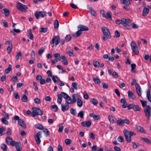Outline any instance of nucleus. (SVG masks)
Here are the masks:
<instances>
[{"label":"nucleus","instance_id":"f257e3e1","mask_svg":"<svg viewBox=\"0 0 151 151\" xmlns=\"http://www.w3.org/2000/svg\"><path fill=\"white\" fill-rule=\"evenodd\" d=\"M124 133L125 136V138L127 141L128 142H130L131 140V137L133 135L135 136L136 133L132 131H130L129 132L128 130L126 129H124Z\"/></svg>","mask_w":151,"mask_h":151},{"label":"nucleus","instance_id":"f03ea898","mask_svg":"<svg viewBox=\"0 0 151 151\" xmlns=\"http://www.w3.org/2000/svg\"><path fill=\"white\" fill-rule=\"evenodd\" d=\"M122 24L123 26L129 30L131 29V27L129 25H128V24L132 22V21L130 19L123 18L122 19Z\"/></svg>","mask_w":151,"mask_h":151},{"label":"nucleus","instance_id":"7ed1b4c3","mask_svg":"<svg viewBox=\"0 0 151 151\" xmlns=\"http://www.w3.org/2000/svg\"><path fill=\"white\" fill-rule=\"evenodd\" d=\"M101 29L104 36L107 38H110L111 36L109 29L105 27H102Z\"/></svg>","mask_w":151,"mask_h":151},{"label":"nucleus","instance_id":"20e7f679","mask_svg":"<svg viewBox=\"0 0 151 151\" xmlns=\"http://www.w3.org/2000/svg\"><path fill=\"white\" fill-rule=\"evenodd\" d=\"M16 7L18 9L22 12H24L28 8L27 6L24 5L19 2L17 3Z\"/></svg>","mask_w":151,"mask_h":151},{"label":"nucleus","instance_id":"39448f33","mask_svg":"<svg viewBox=\"0 0 151 151\" xmlns=\"http://www.w3.org/2000/svg\"><path fill=\"white\" fill-rule=\"evenodd\" d=\"M60 42V36L59 35H57L52 38L51 42V46L52 47H53L54 46L55 43V45L57 46Z\"/></svg>","mask_w":151,"mask_h":151},{"label":"nucleus","instance_id":"423d86ee","mask_svg":"<svg viewBox=\"0 0 151 151\" xmlns=\"http://www.w3.org/2000/svg\"><path fill=\"white\" fill-rule=\"evenodd\" d=\"M151 107L149 105L146 106L144 109V111L145 114V116L147 119V120L149 119L150 118L151 116Z\"/></svg>","mask_w":151,"mask_h":151},{"label":"nucleus","instance_id":"0eeeda50","mask_svg":"<svg viewBox=\"0 0 151 151\" xmlns=\"http://www.w3.org/2000/svg\"><path fill=\"white\" fill-rule=\"evenodd\" d=\"M46 15V13L44 11L38 12H35V15L37 19H38L40 17H44Z\"/></svg>","mask_w":151,"mask_h":151},{"label":"nucleus","instance_id":"6e6552de","mask_svg":"<svg viewBox=\"0 0 151 151\" xmlns=\"http://www.w3.org/2000/svg\"><path fill=\"white\" fill-rule=\"evenodd\" d=\"M6 143L8 145H14V144L16 141H13L12 137L10 136H8L6 139Z\"/></svg>","mask_w":151,"mask_h":151},{"label":"nucleus","instance_id":"1a4fd4ad","mask_svg":"<svg viewBox=\"0 0 151 151\" xmlns=\"http://www.w3.org/2000/svg\"><path fill=\"white\" fill-rule=\"evenodd\" d=\"M41 132L40 131L38 132L37 134L35 137V138L36 139V141L37 143V145H39L41 142V140L40 138L41 137Z\"/></svg>","mask_w":151,"mask_h":151},{"label":"nucleus","instance_id":"9d476101","mask_svg":"<svg viewBox=\"0 0 151 151\" xmlns=\"http://www.w3.org/2000/svg\"><path fill=\"white\" fill-rule=\"evenodd\" d=\"M136 90L138 96H141V88L139 85L137 83L135 85Z\"/></svg>","mask_w":151,"mask_h":151},{"label":"nucleus","instance_id":"9b49d317","mask_svg":"<svg viewBox=\"0 0 151 151\" xmlns=\"http://www.w3.org/2000/svg\"><path fill=\"white\" fill-rule=\"evenodd\" d=\"M68 101H67V102H66L65 104L64 105L62 104H61V109L62 111L63 112H65L66 111L68 110L69 109V104H70Z\"/></svg>","mask_w":151,"mask_h":151},{"label":"nucleus","instance_id":"f8f14e48","mask_svg":"<svg viewBox=\"0 0 151 151\" xmlns=\"http://www.w3.org/2000/svg\"><path fill=\"white\" fill-rule=\"evenodd\" d=\"M91 124V122L90 120H88L86 122H81V124L83 127H90Z\"/></svg>","mask_w":151,"mask_h":151},{"label":"nucleus","instance_id":"ddd939ff","mask_svg":"<svg viewBox=\"0 0 151 151\" xmlns=\"http://www.w3.org/2000/svg\"><path fill=\"white\" fill-rule=\"evenodd\" d=\"M87 7L88 12L92 15L94 17H96V16L97 14L96 12L91 7H90L88 5H87Z\"/></svg>","mask_w":151,"mask_h":151},{"label":"nucleus","instance_id":"4468645a","mask_svg":"<svg viewBox=\"0 0 151 151\" xmlns=\"http://www.w3.org/2000/svg\"><path fill=\"white\" fill-rule=\"evenodd\" d=\"M136 129L137 132L142 133L144 134L146 133V131L142 127L136 125Z\"/></svg>","mask_w":151,"mask_h":151},{"label":"nucleus","instance_id":"2eb2a0df","mask_svg":"<svg viewBox=\"0 0 151 151\" xmlns=\"http://www.w3.org/2000/svg\"><path fill=\"white\" fill-rule=\"evenodd\" d=\"M78 27L82 32L83 31H86L88 30V29L87 27L83 25H79Z\"/></svg>","mask_w":151,"mask_h":151},{"label":"nucleus","instance_id":"dca6fc26","mask_svg":"<svg viewBox=\"0 0 151 151\" xmlns=\"http://www.w3.org/2000/svg\"><path fill=\"white\" fill-rule=\"evenodd\" d=\"M32 109L35 111L37 115H41L42 114V111L39 108L33 107Z\"/></svg>","mask_w":151,"mask_h":151},{"label":"nucleus","instance_id":"f3484780","mask_svg":"<svg viewBox=\"0 0 151 151\" xmlns=\"http://www.w3.org/2000/svg\"><path fill=\"white\" fill-rule=\"evenodd\" d=\"M61 93L62 96L66 99V102H67V101L69 102V100H71V98L65 93L61 92Z\"/></svg>","mask_w":151,"mask_h":151},{"label":"nucleus","instance_id":"a211bd4d","mask_svg":"<svg viewBox=\"0 0 151 151\" xmlns=\"http://www.w3.org/2000/svg\"><path fill=\"white\" fill-rule=\"evenodd\" d=\"M13 146H15L16 147L17 151H21L22 149L20 142H16L14 144V145H13Z\"/></svg>","mask_w":151,"mask_h":151},{"label":"nucleus","instance_id":"6ab92c4d","mask_svg":"<svg viewBox=\"0 0 151 151\" xmlns=\"http://www.w3.org/2000/svg\"><path fill=\"white\" fill-rule=\"evenodd\" d=\"M77 95L76 94H73L72 96V100H69L68 103H69L70 104H71L75 103L76 101V98H77Z\"/></svg>","mask_w":151,"mask_h":151},{"label":"nucleus","instance_id":"aec40b11","mask_svg":"<svg viewBox=\"0 0 151 151\" xmlns=\"http://www.w3.org/2000/svg\"><path fill=\"white\" fill-rule=\"evenodd\" d=\"M19 124L22 127H23L24 128H25L27 127V125L24 121L21 119L19 120V121H18Z\"/></svg>","mask_w":151,"mask_h":151},{"label":"nucleus","instance_id":"412c9836","mask_svg":"<svg viewBox=\"0 0 151 151\" xmlns=\"http://www.w3.org/2000/svg\"><path fill=\"white\" fill-rule=\"evenodd\" d=\"M91 117L93 118V119L95 120H97L99 119L100 116L99 115H97L93 113H91L89 115Z\"/></svg>","mask_w":151,"mask_h":151},{"label":"nucleus","instance_id":"4be33fe9","mask_svg":"<svg viewBox=\"0 0 151 151\" xmlns=\"http://www.w3.org/2000/svg\"><path fill=\"white\" fill-rule=\"evenodd\" d=\"M60 58L62 60V62L63 64L65 65H67L68 62L67 60L65 57L64 55H62L61 56Z\"/></svg>","mask_w":151,"mask_h":151},{"label":"nucleus","instance_id":"5701e85b","mask_svg":"<svg viewBox=\"0 0 151 151\" xmlns=\"http://www.w3.org/2000/svg\"><path fill=\"white\" fill-rule=\"evenodd\" d=\"M108 119L111 123L114 124L115 122V118L114 116L112 115H109L108 116Z\"/></svg>","mask_w":151,"mask_h":151},{"label":"nucleus","instance_id":"b1692460","mask_svg":"<svg viewBox=\"0 0 151 151\" xmlns=\"http://www.w3.org/2000/svg\"><path fill=\"white\" fill-rule=\"evenodd\" d=\"M149 8H147L146 7H144L143 8L142 14L143 16L145 17L149 13Z\"/></svg>","mask_w":151,"mask_h":151},{"label":"nucleus","instance_id":"393cba45","mask_svg":"<svg viewBox=\"0 0 151 151\" xmlns=\"http://www.w3.org/2000/svg\"><path fill=\"white\" fill-rule=\"evenodd\" d=\"M127 93L128 96L129 98L133 100L135 99V96L132 91H128L127 92Z\"/></svg>","mask_w":151,"mask_h":151},{"label":"nucleus","instance_id":"a878e982","mask_svg":"<svg viewBox=\"0 0 151 151\" xmlns=\"http://www.w3.org/2000/svg\"><path fill=\"white\" fill-rule=\"evenodd\" d=\"M55 60L56 62H58L60 60V54L58 53H56L54 55Z\"/></svg>","mask_w":151,"mask_h":151},{"label":"nucleus","instance_id":"bb28decb","mask_svg":"<svg viewBox=\"0 0 151 151\" xmlns=\"http://www.w3.org/2000/svg\"><path fill=\"white\" fill-rule=\"evenodd\" d=\"M146 96L148 100L151 102V95L149 89H148L147 91Z\"/></svg>","mask_w":151,"mask_h":151},{"label":"nucleus","instance_id":"cd10ccee","mask_svg":"<svg viewBox=\"0 0 151 151\" xmlns=\"http://www.w3.org/2000/svg\"><path fill=\"white\" fill-rule=\"evenodd\" d=\"M132 0H121V1L122 3L126 5H129L131 4L130 1Z\"/></svg>","mask_w":151,"mask_h":151},{"label":"nucleus","instance_id":"c85d7f7f","mask_svg":"<svg viewBox=\"0 0 151 151\" xmlns=\"http://www.w3.org/2000/svg\"><path fill=\"white\" fill-rule=\"evenodd\" d=\"M104 17L110 20H112V18L111 15V12L110 11L107 12L106 13V15L105 14V17Z\"/></svg>","mask_w":151,"mask_h":151},{"label":"nucleus","instance_id":"c756f323","mask_svg":"<svg viewBox=\"0 0 151 151\" xmlns=\"http://www.w3.org/2000/svg\"><path fill=\"white\" fill-rule=\"evenodd\" d=\"M4 11V14L6 17H8L10 14L9 10L7 8H5L3 9Z\"/></svg>","mask_w":151,"mask_h":151},{"label":"nucleus","instance_id":"7c9ffc66","mask_svg":"<svg viewBox=\"0 0 151 151\" xmlns=\"http://www.w3.org/2000/svg\"><path fill=\"white\" fill-rule=\"evenodd\" d=\"M12 65L11 64H9L8 68L5 71V73L6 74H9L12 70Z\"/></svg>","mask_w":151,"mask_h":151},{"label":"nucleus","instance_id":"2f4dec72","mask_svg":"<svg viewBox=\"0 0 151 151\" xmlns=\"http://www.w3.org/2000/svg\"><path fill=\"white\" fill-rule=\"evenodd\" d=\"M73 35V34L67 35L65 37V40L67 42L70 41L71 40L72 36Z\"/></svg>","mask_w":151,"mask_h":151},{"label":"nucleus","instance_id":"473e14b6","mask_svg":"<svg viewBox=\"0 0 151 151\" xmlns=\"http://www.w3.org/2000/svg\"><path fill=\"white\" fill-rule=\"evenodd\" d=\"M82 32L79 29V30L76 32L75 34H73V36L76 37H77L80 36L82 34Z\"/></svg>","mask_w":151,"mask_h":151},{"label":"nucleus","instance_id":"72a5a7b5","mask_svg":"<svg viewBox=\"0 0 151 151\" xmlns=\"http://www.w3.org/2000/svg\"><path fill=\"white\" fill-rule=\"evenodd\" d=\"M22 54L20 52H18L17 53V55L15 57L16 60H18L22 58Z\"/></svg>","mask_w":151,"mask_h":151},{"label":"nucleus","instance_id":"f704fd0d","mask_svg":"<svg viewBox=\"0 0 151 151\" xmlns=\"http://www.w3.org/2000/svg\"><path fill=\"white\" fill-rule=\"evenodd\" d=\"M141 140L143 141H144L146 142V143L150 144H151V140L147 139V138H143L142 137L141 138Z\"/></svg>","mask_w":151,"mask_h":151},{"label":"nucleus","instance_id":"c9c22d12","mask_svg":"<svg viewBox=\"0 0 151 151\" xmlns=\"http://www.w3.org/2000/svg\"><path fill=\"white\" fill-rule=\"evenodd\" d=\"M77 105L79 107H81L83 106L82 101L79 99H78L77 100Z\"/></svg>","mask_w":151,"mask_h":151},{"label":"nucleus","instance_id":"e433bc0d","mask_svg":"<svg viewBox=\"0 0 151 151\" xmlns=\"http://www.w3.org/2000/svg\"><path fill=\"white\" fill-rule=\"evenodd\" d=\"M47 30V29L46 27H40V28L39 31L40 32L46 33Z\"/></svg>","mask_w":151,"mask_h":151},{"label":"nucleus","instance_id":"4c0bfd02","mask_svg":"<svg viewBox=\"0 0 151 151\" xmlns=\"http://www.w3.org/2000/svg\"><path fill=\"white\" fill-rule=\"evenodd\" d=\"M52 78L53 81L54 83H56L58 81L60 80L59 79L57 76H53Z\"/></svg>","mask_w":151,"mask_h":151},{"label":"nucleus","instance_id":"58836bf2","mask_svg":"<svg viewBox=\"0 0 151 151\" xmlns=\"http://www.w3.org/2000/svg\"><path fill=\"white\" fill-rule=\"evenodd\" d=\"M85 112L84 111H80L78 114V116H80L81 118H82L83 117Z\"/></svg>","mask_w":151,"mask_h":151},{"label":"nucleus","instance_id":"ea45409f","mask_svg":"<svg viewBox=\"0 0 151 151\" xmlns=\"http://www.w3.org/2000/svg\"><path fill=\"white\" fill-rule=\"evenodd\" d=\"M93 80L94 82L98 84H99L101 83L99 79L97 77L94 78Z\"/></svg>","mask_w":151,"mask_h":151},{"label":"nucleus","instance_id":"a19ab883","mask_svg":"<svg viewBox=\"0 0 151 151\" xmlns=\"http://www.w3.org/2000/svg\"><path fill=\"white\" fill-rule=\"evenodd\" d=\"M22 100L23 102H26L27 101L28 98L25 94H23V96L22 98Z\"/></svg>","mask_w":151,"mask_h":151},{"label":"nucleus","instance_id":"79ce46f5","mask_svg":"<svg viewBox=\"0 0 151 151\" xmlns=\"http://www.w3.org/2000/svg\"><path fill=\"white\" fill-rule=\"evenodd\" d=\"M1 149L4 151H6L7 150V146L6 145L3 143L1 145Z\"/></svg>","mask_w":151,"mask_h":151},{"label":"nucleus","instance_id":"37998d69","mask_svg":"<svg viewBox=\"0 0 151 151\" xmlns=\"http://www.w3.org/2000/svg\"><path fill=\"white\" fill-rule=\"evenodd\" d=\"M132 52L136 54H138L139 53V50L138 48H132Z\"/></svg>","mask_w":151,"mask_h":151},{"label":"nucleus","instance_id":"c03bdc74","mask_svg":"<svg viewBox=\"0 0 151 151\" xmlns=\"http://www.w3.org/2000/svg\"><path fill=\"white\" fill-rule=\"evenodd\" d=\"M116 123L119 126H122L123 125V120L121 119L118 120L117 121Z\"/></svg>","mask_w":151,"mask_h":151},{"label":"nucleus","instance_id":"a18cd8bd","mask_svg":"<svg viewBox=\"0 0 151 151\" xmlns=\"http://www.w3.org/2000/svg\"><path fill=\"white\" fill-rule=\"evenodd\" d=\"M3 114L4 116V118H5V119H8L9 118V116L8 114L5 111H2Z\"/></svg>","mask_w":151,"mask_h":151},{"label":"nucleus","instance_id":"49530a36","mask_svg":"<svg viewBox=\"0 0 151 151\" xmlns=\"http://www.w3.org/2000/svg\"><path fill=\"white\" fill-rule=\"evenodd\" d=\"M59 26V23L58 21L56 19L54 22V27L55 29L57 28Z\"/></svg>","mask_w":151,"mask_h":151},{"label":"nucleus","instance_id":"de8ad7c7","mask_svg":"<svg viewBox=\"0 0 151 151\" xmlns=\"http://www.w3.org/2000/svg\"><path fill=\"white\" fill-rule=\"evenodd\" d=\"M66 54H68L70 56H74V55L73 53V51L72 50H68V51L66 52Z\"/></svg>","mask_w":151,"mask_h":151},{"label":"nucleus","instance_id":"09e8293b","mask_svg":"<svg viewBox=\"0 0 151 151\" xmlns=\"http://www.w3.org/2000/svg\"><path fill=\"white\" fill-rule=\"evenodd\" d=\"M91 101L92 103L94 105H96L98 104V101L95 99H91Z\"/></svg>","mask_w":151,"mask_h":151},{"label":"nucleus","instance_id":"8fccbe9b","mask_svg":"<svg viewBox=\"0 0 151 151\" xmlns=\"http://www.w3.org/2000/svg\"><path fill=\"white\" fill-rule=\"evenodd\" d=\"M93 65L96 68H99L100 65L99 63L97 61H94L93 62Z\"/></svg>","mask_w":151,"mask_h":151},{"label":"nucleus","instance_id":"3c124183","mask_svg":"<svg viewBox=\"0 0 151 151\" xmlns=\"http://www.w3.org/2000/svg\"><path fill=\"white\" fill-rule=\"evenodd\" d=\"M133 110L135 111H139L141 110V108L137 105H134Z\"/></svg>","mask_w":151,"mask_h":151},{"label":"nucleus","instance_id":"603ef678","mask_svg":"<svg viewBox=\"0 0 151 151\" xmlns=\"http://www.w3.org/2000/svg\"><path fill=\"white\" fill-rule=\"evenodd\" d=\"M6 119L5 118H2L1 119V120L2 122L6 125H8L9 124V122L8 121L6 120Z\"/></svg>","mask_w":151,"mask_h":151},{"label":"nucleus","instance_id":"864d4df0","mask_svg":"<svg viewBox=\"0 0 151 151\" xmlns=\"http://www.w3.org/2000/svg\"><path fill=\"white\" fill-rule=\"evenodd\" d=\"M43 132L45 134L46 136H48L49 135V131L46 128H44L43 129Z\"/></svg>","mask_w":151,"mask_h":151},{"label":"nucleus","instance_id":"5fc2aeb1","mask_svg":"<svg viewBox=\"0 0 151 151\" xmlns=\"http://www.w3.org/2000/svg\"><path fill=\"white\" fill-rule=\"evenodd\" d=\"M35 127L36 128H37L38 129H43V126H42L39 124H37L35 126Z\"/></svg>","mask_w":151,"mask_h":151},{"label":"nucleus","instance_id":"6e6d98bb","mask_svg":"<svg viewBox=\"0 0 151 151\" xmlns=\"http://www.w3.org/2000/svg\"><path fill=\"white\" fill-rule=\"evenodd\" d=\"M136 65L135 64H132L131 65V67L132 68V73H135V71L134 70V69H135L136 68Z\"/></svg>","mask_w":151,"mask_h":151},{"label":"nucleus","instance_id":"4d7b16f0","mask_svg":"<svg viewBox=\"0 0 151 151\" xmlns=\"http://www.w3.org/2000/svg\"><path fill=\"white\" fill-rule=\"evenodd\" d=\"M72 85L75 89L76 90L78 89V85L75 82L72 83Z\"/></svg>","mask_w":151,"mask_h":151},{"label":"nucleus","instance_id":"13d9d810","mask_svg":"<svg viewBox=\"0 0 151 151\" xmlns=\"http://www.w3.org/2000/svg\"><path fill=\"white\" fill-rule=\"evenodd\" d=\"M65 142L66 145H69L71 143L72 141L70 139H67L65 140Z\"/></svg>","mask_w":151,"mask_h":151},{"label":"nucleus","instance_id":"bf43d9fd","mask_svg":"<svg viewBox=\"0 0 151 151\" xmlns=\"http://www.w3.org/2000/svg\"><path fill=\"white\" fill-rule=\"evenodd\" d=\"M28 37L31 40H32L33 38V35L31 30H30L29 32Z\"/></svg>","mask_w":151,"mask_h":151},{"label":"nucleus","instance_id":"052dcab7","mask_svg":"<svg viewBox=\"0 0 151 151\" xmlns=\"http://www.w3.org/2000/svg\"><path fill=\"white\" fill-rule=\"evenodd\" d=\"M140 102H141L142 106L143 107H146L147 106L146 105L147 104V102L146 101H143L142 100H140Z\"/></svg>","mask_w":151,"mask_h":151},{"label":"nucleus","instance_id":"680f3d73","mask_svg":"<svg viewBox=\"0 0 151 151\" xmlns=\"http://www.w3.org/2000/svg\"><path fill=\"white\" fill-rule=\"evenodd\" d=\"M70 111L71 114L72 115H75L76 114V110L72 108L70 109Z\"/></svg>","mask_w":151,"mask_h":151},{"label":"nucleus","instance_id":"e2e57ef3","mask_svg":"<svg viewBox=\"0 0 151 151\" xmlns=\"http://www.w3.org/2000/svg\"><path fill=\"white\" fill-rule=\"evenodd\" d=\"M35 102L38 104H40L41 103V101L40 99L38 98H36L34 99Z\"/></svg>","mask_w":151,"mask_h":151},{"label":"nucleus","instance_id":"0e129e2a","mask_svg":"<svg viewBox=\"0 0 151 151\" xmlns=\"http://www.w3.org/2000/svg\"><path fill=\"white\" fill-rule=\"evenodd\" d=\"M131 26L133 29H137L139 27L138 25L134 23H132L131 24Z\"/></svg>","mask_w":151,"mask_h":151},{"label":"nucleus","instance_id":"69168bd1","mask_svg":"<svg viewBox=\"0 0 151 151\" xmlns=\"http://www.w3.org/2000/svg\"><path fill=\"white\" fill-rule=\"evenodd\" d=\"M18 79V78L17 76H14L12 78V81L13 82H17Z\"/></svg>","mask_w":151,"mask_h":151},{"label":"nucleus","instance_id":"338daca9","mask_svg":"<svg viewBox=\"0 0 151 151\" xmlns=\"http://www.w3.org/2000/svg\"><path fill=\"white\" fill-rule=\"evenodd\" d=\"M117 140L118 142H122L124 141V138L123 137L120 136L118 138Z\"/></svg>","mask_w":151,"mask_h":151},{"label":"nucleus","instance_id":"774afa93","mask_svg":"<svg viewBox=\"0 0 151 151\" xmlns=\"http://www.w3.org/2000/svg\"><path fill=\"white\" fill-rule=\"evenodd\" d=\"M134 105L133 104H130L128 106L127 108L128 109H134Z\"/></svg>","mask_w":151,"mask_h":151}]
</instances>
